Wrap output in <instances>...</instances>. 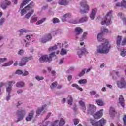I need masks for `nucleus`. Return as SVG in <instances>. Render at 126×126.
I'll return each instance as SVG.
<instances>
[{"instance_id": "11", "label": "nucleus", "mask_w": 126, "mask_h": 126, "mask_svg": "<svg viewBox=\"0 0 126 126\" xmlns=\"http://www.w3.org/2000/svg\"><path fill=\"white\" fill-rule=\"evenodd\" d=\"M87 54H88V51L85 47L79 48L77 50V55L80 59L82 58L83 55H87Z\"/></svg>"}, {"instance_id": "3", "label": "nucleus", "mask_w": 126, "mask_h": 126, "mask_svg": "<svg viewBox=\"0 0 126 126\" xmlns=\"http://www.w3.org/2000/svg\"><path fill=\"white\" fill-rule=\"evenodd\" d=\"M56 57V53L52 52L49 55H45L39 58V61L40 63H51L53 61V58Z\"/></svg>"}, {"instance_id": "62", "label": "nucleus", "mask_w": 126, "mask_h": 126, "mask_svg": "<svg viewBox=\"0 0 126 126\" xmlns=\"http://www.w3.org/2000/svg\"><path fill=\"white\" fill-rule=\"evenodd\" d=\"M63 62H64V58H62L61 59H60V61H59V64H63Z\"/></svg>"}, {"instance_id": "43", "label": "nucleus", "mask_w": 126, "mask_h": 126, "mask_svg": "<svg viewBox=\"0 0 126 126\" xmlns=\"http://www.w3.org/2000/svg\"><path fill=\"white\" fill-rule=\"evenodd\" d=\"M12 90V87H8L6 89V91L7 94H8L9 95V94H10V93H11Z\"/></svg>"}, {"instance_id": "37", "label": "nucleus", "mask_w": 126, "mask_h": 126, "mask_svg": "<svg viewBox=\"0 0 126 126\" xmlns=\"http://www.w3.org/2000/svg\"><path fill=\"white\" fill-rule=\"evenodd\" d=\"M13 63V61L11 60L8 62H7L2 65V66H9Z\"/></svg>"}, {"instance_id": "47", "label": "nucleus", "mask_w": 126, "mask_h": 126, "mask_svg": "<svg viewBox=\"0 0 126 126\" xmlns=\"http://www.w3.org/2000/svg\"><path fill=\"white\" fill-rule=\"evenodd\" d=\"M14 74H18V75H21V74H22V70H17L15 73H13V75H14Z\"/></svg>"}, {"instance_id": "29", "label": "nucleus", "mask_w": 126, "mask_h": 126, "mask_svg": "<svg viewBox=\"0 0 126 126\" xmlns=\"http://www.w3.org/2000/svg\"><path fill=\"white\" fill-rule=\"evenodd\" d=\"M96 103L98 106H105V102L102 99H96Z\"/></svg>"}, {"instance_id": "20", "label": "nucleus", "mask_w": 126, "mask_h": 126, "mask_svg": "<svg viewBox=\"0 0 126 126\" xmlns=\"http://www.w3.org/2000/svg\"><path fill=\"white\" fill-rule=\"evenodd\" d=\"M90 70H91V68H90L89 69H83L81 72L79 73L78 76H79V77H81V76H83V75H84L85 73H87V72H89Z\"/></svg>"}, {"instance_id": "35", "label": "nucleus", "mask_w": 126, "mask_h": 126, "mask_svg": "<svg viewBox=\"0 0 126 126\" xmlns=\"http://www.w3.org/2000/svg\"><path fill=\"white\" fill-rule=\"evenodd\" d=\"M49 126H59V120H56L53 121L51 123Z\"/></svg>"}, {"instance_id": "13", "label": "nucleus", "mask_w": 126, "mask_h": 126, "mask_svg": "<svg viewBox=\"0 0 126 126\" xmlns=\"http://www.w3.org/2000/svg\"><path fill=\"white\" fill-rule=\"evenodd\" d=\"M47 107V104H44L41 107H38L36 111V115L40 116V115H43V114H45L46 111L44 110L46 109Z\"/></svg>"}, {"instance_id": "48", "label": "nucleus", "mask_w": 126, "mask_h": 126, "mask_svg": "<svg viewBox=\"0 0 126 126\" xmlns=\"http://www.w3.org/2000/svg\"><path fill=\"white\" fill-rule=\"evenodd\" d=\"M68 104L69 105L72 104V97H71V96H69L68 97Z\"/></svg>"}, {"instance_id": "50", "label": "nucleus", "mask_w": 126, "mask_h": 126, "mask_svg": "<svg viewBox=\"0 0 126 126\" xmlns=\"http://www.w3.org/2000/svg\"><path fill=\"white\" fill-rule=\"evenodd\" d=\"M88 34V33H87V32H84L83 33V35H82V40H85L86 39V37L87 36Z\"/></svg>"}, {"instance_id": "16", "label": "nucleus", "mask_w": 126, "mask_h": 126, "mask_svg": "<svg viewBox=\"0 0 126 126\" xmlns=\"http://www.w3.org/2000/svg\"><path fill=\"white\" fill-rule=\"evenodd\" d=\"M104 110L103 109H100L99 111H97L94 114H93V117L94 119H100L103 117V111Z\"/></svg>"}, {"instance_id": "42", "label": "nucleus", "mask_w": 126, "mask_h": 126, "mask_svg": "<svg viewBox=\"0 0 126 126\" xmlns=\"http://www.w3.org/2000/svg\"><path fill=\"white\" fill-rule=\"evenodd\" d=\"M35 79L36 80H38V81H41V80H44V77L42 76H39V75H36L35 77Z\"/></svg>"}, {"instance_id": "28", "label": "nucleus", "mask_w": 126, "mask_h": 126, "mask_svg": "<svg viewBox=\"0 0 126 126\" xmlns=\"http://www.w3.org/2000/svg\"><path fill=\"white\" fill-rule=\"evenodd\" d=\"M109 114L110 115V117H114L116 114V110H115V108L113 107H111L110 108Z\"/></svg>"}, {"instance_id": "63", "label": "nucleus", "mask_w": 126, "mask_h": 126, "mask_svg": "<svg viewBox=\"0 0 126 126\" xmlns=\"http://www.w3.org/2000/svg\"><path fill=\"white\" fill-rule=\"evenodd\" d=\"M106 87H107L108 88H109L110 89H112L113 88V86L109 84H106Z\"/></svg>"}, {"instance_id": "58", "label": "nucleus", "mask_w": 126, "mask_h": 126, "mask_svg": "<svg viewBox=\"0 0 126 126\" xmlns=\"http://www.w3.org/2000/svg\"><path fill=\"white\" fill-rule=\"evenodd\" d=\"M96 93H97V92H96L95 91H92L90 92V95H91V96L96 95Z\"/></svg>"}, {"instance_id": "21", "label": "nucleus", "mask_w": 126, "mask_h": 126, "mask_svg": "<svg viewBox=\"0 0 126 126\" xmlns=\"http://www.w3.org/2000/svg\"><path fill=\"white\" fill-rule=\"evenodd\" d=\"M68 3H69V2L67 1V0H58V4L60 5H68Z\"/></svg>"}, {"instance_id": "41", "label": "nucleus", "mask_w": 126, "mask_h": 126, "mask_svg": "<svg viewBox=\"0 0 126 126\" xmlns=\"http://www.w3.org/2000/svg\"><path fill=\"white\" fill-rule=\"evenodd\" d=\"M45 37H46L47 42H49V41H51V40H52V37L51 34H46V35H45Z\"/></svg>"}, {"instance_id": "32", "label": "nucleus", "mask_w": 126, "mask_h": 126, "mask_svg": "<svg viewBox=\"0 0 126 126\" xmlns=\"http://www.w3.org/2000/svg\"><path fill=\"white\" fill-rule=\"evenodd\" d=\"M65 124V120L63 118H61L60 120H59L58 125L59 126H63Z\"/></svg>"}, {"instance_id": "38", "label": "nucleus", "mask_w": 126, "mask_h": 126, "mask_svg": "<svg viewBox=\"0 0 126 126\" xmlns=\"http://www.w3.org/2000/svg\"><path fill=\"white\" fill-rule=\"evenodd\" d=\"M18 32H19L20 35H21V34H23V33H28V32H29V30L25 29H22L19 30Z\"/></svg>"}, {"instance_id": "45", "label": "nucleus", "mask_w": 126, "mask_h": 126, "mask_svg": "<svg viewBox=\"0 0 126 126\" xmlns=\"http://www.w3.org/2000/svg\"><path fill=\"white\" fill-rule=\"evenodd\" d=\"M22 74L23 76H27V75H29V72L26 70H24L22 71Z\"/></svg>"}, {"instance_id": "54", "label": "nucleus", "mask_w": 126, "mask_h": 126, "mask_svg": "<svg viewBox=\"0 0 126 126\" xmlns=\"http://www.w3.org/2000/svg\"><path fill=\"white\" fill-rule=\"evenodd\" d=\"M15 84V81H9L8 82V85H9V87H12V84Z\"/></svg>"}, {"instance_id": "22", "label": "nucleus", "mask_w": 126, "mask_h": 126, "mask_svg": "<svg viewBox=\"0 0 126 126\" xmlns=\"http://www.w3.org/2000/svg\"><path fill=\"white\" fill-rule=\"evenodd\" d=\"M118 17H120V18H121V19H122V21H123V24L124 25H126V18L125 17V15H124L122 13H119L118 14Z\"/></svg>"}, {"instance_id": "27", "label": "nucleus", "mask_w": 126, "mask_h": 126, "mask_svg": "<svg viewBox=\"0 0 126 126\" xmlns=\"http://www.w3.org/2000/svg\"><path fill=\"white\" fill-rule=\"evenodd\" d=\"M38 16L36 15H33L31 17L30 19V23H35L37 20H38Z\"/></svg>"}, {"instance_id": "64", "label": "nucleus", "mask_w": 126, "mask_h": 126, "mask_svg": "<svg viewBox=\"0 0 126 126\" xmlns=\"http://www.w3.org/2000/svg\"><path fill=\"white\" fill-rule=\"evenodd\" d=\"M24 53V50L23 49H21L18 52V55H22Z\"/></svg>"}, {"instance_id": "14", "label": "nucleus", "mask_w": 126, "mask_h": 126, "mask_svg": "<svg viewBox=\"0 0 126 126\" xmlns=\"http://www.w3.org/2000/svg\"><path fill=\"white\" fill-rule=\"evenodd\" d=\"M4 1H2L0 3V7L2 9H6L7 6L11 5V2L7 0H3Z\"/></svg>"}, {"instance_id": "19", "label": "nucleus", "mask_w": 126, "mask_h": 126, "mask_svg": "<svg viewBox=\"0 0 126 126\" xmlns=\"http://www.w3.org/2000/svg\"><path fill=\"white\" fill-rule=\"evenodd\" d=\"M79 104L81 107V110H82L84 113H85L86 112V106H85V103L82 100H80L79 101Z\"/></svg>"}, {"instance_id": "30", "label": "nucleus", "mask_w": 126, "mask_h": 126, "mask_svg": "<svg viewBox=\"0 0 126 126\" xmlns=\"http://www.w3.org/2000/svg\"><path fill=\"white\" fill-rule=\"evenodd\" d=\"M68 51V50H67V49L62 48L60 51V55H61V56H65V55H66V54H67Z\"/></svg>"}, {"instance_id": "31", "label": "nucleus", "mask_w": 126, "mask_h": 126, "mask_svg": "<svg viewBox=\"0 0 126 126\" xmlns=\"http://www.w3.org/2000/svg\"><path fill=\"white\" fill-rule=\"evenodd\" d=\"M72 87H74V88H76L78 90H79V91H83V89H82V88L80 87L77 84L74 83V84H72Z\"/></svg>"}, {"instance_id": "61", "label": "nucleus", "mask_w": 126, "mask_h": 126, "mask_svg": "<svg viewBox=\"0 0 126 126\" xmlns=\"http://www.w3.org/2000/svg\"><path fill=\"white\" fill-rule=\"evenodd\" d=\"M72 79V76L71 75H69L67 76V80L68 81L70 82L71 81V80Z\"/></svg>"}, {"instance_id": "25", "label": "nucleus", "mask_w": 126, "mask_h": 126, "mask_svg": "<svg viewBox=\"0 0 126 126\" xmlns=\"http://www.w3.org/2000/svg\"><path fill=\"white\" fill-rule=\"evenodd\" d=\"M119 100L120 105L123 108H125V99H124L123 95H120Z\"/></svg>"}, {"instance_id": "33", "label": "nucleus", "mask_w": 126, "mask_h": 126, "mask_svg": "<svg viewBox=\"0 0 126 126\" xmlns=\"http://www.w3.org/2000/svg\"><path fill=\"white\" fill-rule=\"evenodd\" d=\"M32 0H24L23 1V2L21 4L20 8H23V6H25V5H26L27 3L29 2V1H31Z\"/></svg>"}, {"instance_id": "39", "label": "nucleus", "mask_w": 126, "mask_h": 126, "mask_svg": "<svg viewBox=\"0 0 126 126\" xmlns=\"http://www.w3.org/2000/svg\"><path fill=\"white\" fill-rule=\"evenodd\" d=\"M57 85H58V82H54L52 83L50 85V88L51 89H55L56 87H57Z\"/></svg>"}, {"instance_id": "23", "label": "nucleus", "mask_w": 126, "mask_h": 126, "mask_svg": "<svg viewBox=\"0 0 126 126\" xmlns=\"http://www.w3.org/2000/svg\"><path fill=\"white\" fill-rule=\"evenodd\" d=\"M70 17H71V13H66L63 17H62V20L63 21V22H64V21L66 20V19L70 18Z\"/></svg>"}, {"instance_id": "59", "label": "nucleus", "mask_w": 126, "mask_h": 126, "mask_svg": "<svg viewBox=\"0 0 126 126\" xmlns=\"http://www.w3.org/2000/svg\"><path fill=\"white\" fill-rule=\"evenodd\" d=\"M23 93V90H22V89H19L17 90V94H22Z\"/></svg>"}, {"instance_id": "7", "label": "nucleus", "mask_w": 126, "mask_h": 126, "mask_svg": "<svg viewBox=\"0 0 126 126\" xmlns=\"http://www.w3.org/2000/svg\"><path fill=\"white\" fill-rule=\"evenodd\" d=\"M88 20V17L84 16L82 17L81 19L78 20V19H75L74 20L71 19L69 20L70 23L72 24H79V23H83V22H86Z\"/></svg>"}, {"instance_id": "60", "label": "nucleus", "mask_w": 126, "mask_h": 126, "mask_svg": "<svg viewBox=\"0 0 126 126\" xmlns=\"http://www.w3.org/2000/svg\"><path fill=\"white\" fill-rule=\"evenodd\" d=\"M4 21H5V19L4 18H1L0 19V25H2Z\"/></svg>"}, {"instance_id": "55", "label": "nucleus", "mask_w": 126, "mask_h": 126, "mask_svg": "<svg viewBox=\"0 0 126 126\" xmlns=\"http://www.w3.org/2000/svg\"><path fill=\"white\" fill-rule=\"evenodd\" d=\"M125 45H126V37L124 38L121 42L122 46H125Z\"/></svg>"}, {"instance_id": "53", "label": "nucleus", "mask_w": 126, "mask_h": 126, "mask_svg": "<svg viewBox=\"0 0 126 126\" xmlns=\"http://www.w3.org/2000/svg\"><path fill=\"white\" fill-rule=\"evenodd\" d=\"M90 17L92 20H94V19H95V17H96V15H94V14H92V13H91L90 15Z\"/></svg>"}, {"instance_id": "52", "label": "nucleus", "mask_w": 126, "mask_h": 126, "mask_svg": "<svg viewBox=\"0 0 126 126\" xmlns=\"http://www.w3.org/2000/svg\"><path fill=\"white\" fill-rule=\"evenodd\" d=\"M53 23H59L60 22V20L57 18H54L52 20Z\"/></svg>"}, {"instance_id": "26", "label": "nucleus", "mask_w": 126, "mask_h": 126, "mask_svg": "<svg viewBox=\"0 0 126 126\" xmlns=\"http://www.w3.org/2000/svg\"><path fill=\"white\" fill-rule=\"evenodd\" d=\"M116 6H121V7H126V1L123 0L121 3H117L116 4Z\"/></svg>"}, {"instance_id": "6", "label": "nucleus", "mask_w": 126, "mask_h": 126, "mask_svg": "<svg viewBox=\"0 0 126 126\" xmlns=\"http://www.w3.org/2000/svg\"><path fill=\"white\" fill-rule=\"evenodd\" d=\"M86 0H82L80 3V6L83 8L80 10L81 13H88L89 11V6L86 4Z\"/></svg>"}, {"instance_id": "40", "label": "nucleus", "mask_w": 126, "mask_h": 126, "mask_svg": "<svg viewBox=\"0 0 126 126\" xmlns=\"http://www.w3.org/2000/svg\"><path fill=\"white\" fill-rule=\"evenodd\" d=\"M79 84H86L87 83V80L86 79H81L78 81Z\"/></svg>"}, {"instance_id": "49", "label": "nucleus", "mask_w": 126, "mask_h": 126, "mask_svg": "<svg viewBox=\"0 0 126 126\" xmlns=\"http://www.w3.org/2000/svg\"><path fill=\"white\" fill-rule=\"evenodd\" d=\"M97 11H98V9L96 8H94L92 9V11L91 13H92L93 14L96 15L97 13Z\"/></svg>"}, {"instance_id": "56", "label": "nucleus", "mask_w": 126, "mask_h": 126, "mask_svg": "<svg viewBox=\"0 0 126 126\" xmlns=\"http://www.w3.org/2000/svg\"><path fill=\"white\" fill-rule=\"evenodd\" d=\"M123 124L124 126H126V115H125L123 117Z\"/></svg>"}, {"instance_id": "10", "label": "nucleus", "mask_w": 126, "mask_h": 126, "mask_svg": "<svg viewBox=\"0 0 126 126\" xmlns=\"http://www.w3.org/2000/svg\"><path fill=\"white\" fill-rule=\"evenodd\" d=\"M16 114L18 117V120L17 122H20V121L23 120V118H24V116H25V114H26V111L25 110L21 109L17 110Z\"/></svg>"}, {"instance_id": "46", "label": "nucleus", "mask_w": 126, "mask_h": 126, "mask_svg": "<svg viewBox=\"0 0 126 126\" xmlns=\"http://www.w3.org/2000/svg\"><path fill=\"white\" fill-rule=\"evenodd\" d=\"M40 42H41V43H47V38H46V36H43L41 39H40Z\"/></svg>"}, {"instance_id": "9", "label": "nucleus", "mask_w": 126, "mask_h": 126, "mask_svg": "<svg viewBox=\"0 0 126 126\" xmlns=\"http://www.w3.org/2000/svg\"><path fill=\"white\" fill-rule=\"evenodd\" d=\"M34 7V5H33V3H30L29 4L27 5L24 8L21 10V16H23V15L26 14L28 11H30L32 8Z\"/></svg>"}, {"instance_id": "44", "label": "nucleus", "mask_w": 126, "mask_h": 126, "mask_svg": "<svg viewBox=\"0 0 126 126\" xmlns=\"http://www.w3.org/2000/svg\"><path fill=\"white\" fill-rule=\"evenodd\" d=\"M50 124L49 121H47L45 122H43L42 123H40L38 124V126H48V125Z\"/></svg>"}, {"instance_id": "57", "label": "nucleus", "mask_w": 126, "mask_h": 126, "mask_svg": "<svg viewBox=\"0 0 126 126\" xmlns=\"http://www.w3.org/2000/svg\"><path fill=\"white\" fill-rule=\"evenodd\" d=\"M73 122H74V125L76 126V125H77L78 123H79V120L78 119H74L73 120Z\"/></svg>"}, {"instance_id": "8", "label": "nucleus", "mask_w": 126, "mask_h": 126, "mask_svg": "<svg viewBox=\"0 0 126 126\" xmlns=\"http://www.w3.org/2000/svg\"><path fill=\"white\" fill-rule=\"evenodd\" d=\"M90 123L93 126H103L106 124V120L102 118L98 121H96L94 120L91 119Z\"/></svg>"}, {"instance_id": "51", "label": "nucleus", "mask_w": 126, "mask_h": 126, "mask_svg": "<svg viewBox=\"0 0 126 126\" xmlns=\"http://www.w3.org/2000/svg\"><path fill=\"white\" fill-rule=\"evenodd\" d=\"M6 61H7V58H0V63H2L4 62H6Z\"/></svg>"}, {"instance_id": "2", "label": "nucleus", "mask_w": 126, "mask_h": 126, "mask_svg": "<svg viewBox=\"0 0 126 126\" xmlns=\"http://www.w3.org/2000/svg\"><path fill=\"white\" fill-rule=\"evenodd\" d=\"M112 17H113V11L110 10L107 12L106 15L102 18L101 24L102 25H110L112 24Z\"/></svg>"}, {"instance_id": "18", "label": "nucleus", "mask_w": 126, "mask_h": 126, "mask_svg": "<svg viewBox=\"0 0 126 126\" xmlns=\"http://www.w3.org/2000/svg\"><path fill=\"white\" fill-rule=\"evenodd\" d=\"M83 32V30L80 27H77L76 28H75V32L76 33V39L78 38V35H80V34H81L82 32Z\"/></svg>"}, {"instance_id": "4", "label": "nucleus", "mask_w": 126, "mask_h": 126, "mask_svg": "<svg viewBox=\"0 0 126 126\" xmlns=\"http://www.w3.org/2000/svg\"><path fill=\"white\" fill-rule=\"evenodd\" d=\"M122 41V36H118L116 40V44L117 46V49L119 51H120V56L122 57H126V49L125 48H120L121 42Z\"/></svg>"}, {"instance_id": "24", "label": "nucleus", "mask_w": 126, "mask_h": 126, "mask_svg": "<svg viewBox=\"0 0 126 126\" xmlns=\"http://www.w3.org/2000/svg\"><path fill=\"white\" fill-rule=\"evenodd\" d=\"M33 13H34V9H31V11L29 12H28L25 15V18H26L27 19H29L30 17H31L32 16Z\"/></svg>"}, {"instance_id": "1", "label": "nucleus", "mask_w": 126, "mask_h": 126, "mask_svg": "<svg viewBox=\"0 0 126 126\" xmlns=\"http://www.w3.org/2000/svg\"><path fill=\"white\" fill-rule=\"evenodd\" d=\"M102 33L97 35V40L99 42H103L101 44L97 46V53L98 54H108L111 50V44L108 39L103 38V34L108 33V29L101 28Z\"/></svg>"}, {"instance_id": "12", "label": "nucleus", "mask_w": 126, "mask_h": 126, "mask_svg": "<svg viewBox=\"0 0 126 126\" xmlns=\"http://www.w3.org/2000/svg\"><path fill=\"white\" fill-rule=\"evenodd\" d=\"M33 60V56H30L29 57H24L22 58L20 63L19 65L20 66H22L23 65H25L26 64V63L28 62V61H31Z\"/></svg>"}, {"instance_id": "15", "label": "nucleus", "mask_w": 126, "mask_h": 126, "mask_svg": "<svg viewBox=\"0 0 126 126\" xmlns=\"http://www.w3.org/2000/svg\"><path fill=\"white\" fill-rule=\"evenodd\" d=\"M87 111L88 114H93L96 111V106L94 105L89 104Z\"/></svg>"}, {"instance_id": "5", "label": "nucleus", "mask_w": 126, "mask_h": 126, "mask_svg": "<svg viewBox=\"0 0 126 126\" xmlns=\"http://www.w3.org/2000/svg\"><path fill=\"white\" fill-rule=\"evenodd\" d=\"M58 47L59 48H63L64 49H67L68 48L69 45L66 43V42H64L63 43L61 44V43H57V45H54L53 46H52L49 48V52H53V51H55L58 49Z\"/></svg>"}, {"instance_id": "36", "label": "nucleus", "mask_w": 126, "mask_h": 126, "mask_svg": "<svg viewBox=\"0 0 126 126\" xmlns=\"http://www.w3.org/2000/svg\"><path fill=\"white\" fill-rule=\"evenodd\" d=\"M46 21V18H43L40 20H38L36 23V25H40V24H42V23H44Z\"/></svg>"}, {"instance_id": "17", "label": "nucleus", "mask_w": 126, "mask_h": 126, "mask_svg": "<svg viewBox=\"0 0 126 126\" xmlns=\"http://www.w3.org/2000/svg\"><path fill=\"white\" fill-rule=\"evenodd\" d=\"M34 114H35V111L32 110L28 114V115L26 118V121L27 122H29L33 119V117L34 116Z\"/></svg>"}, {"instance_id": "34", "label": "nucleus", "mask_w": 126, "mask_h": 126, "mask_svg": "<svg viewBox=\"0 0 126 126\" xmlns=\"http://www.w3.org/2000/svg\"><path fill=\"white\" fill-rule=\"evenodd\" d=\"M16 86L17 87H19V88L24 87V82L22 81L18 82L16 83Z\"/></svg>"}]
</instances>
